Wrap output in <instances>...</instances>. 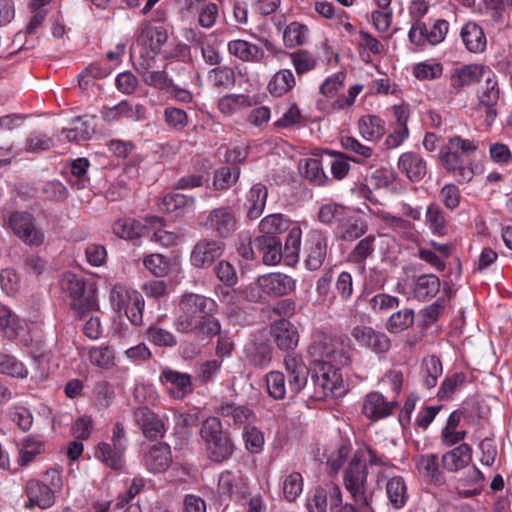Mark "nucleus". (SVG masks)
<instances>
[{
    "instance_id": "obj_1",
    "label": "nucleus",
    "mask_w": 512,
    "mask_h": 512,
    "mask_svg": "<svg viewBox=\"0 0 512 512\" xmlns=\"http://www.w3.org/2000/svg\"><path fill=\"white\" fill-rule=\"evenodd\" d=\"M214 300L195 293L182 295L173 326L179 333L213 336L220 332L219 321L210 316Z\"/></svg>"
},
{
    "instance_id": "obj_2",
    "label": "nucleus",
    "mask_w": 512,
    "mask_h": 512,
    "mask_svg": "<svg viewBox=\"0 0 512 512\" xmlns=\"http://www.w3.org/2000/svg\"><path fill=\"white\" fill-rule=\"evenodd\" d=\"M200 436L211 461L221 463L232 456L234 444L218 418H207L201 425Z\"/></svg>"
},
{
    "instance_id": "obj_3",
    "label": "nucleus",
    "mask_w": 512,
    "mask_h": 512,
    "mask_svg": "<svg viewBox=\"0 0 512 512\" xmlns=\"http://www.w3.org/2000/svg\"><path fill=\"white\" fill-rule=\"evenodd\" d=\"M312 380L318 399L340 396L345 392L339 369L325 360L314 359Z\"/></svg>"
},
{
    "instance_id": "obj_4",
    "label": "nucleus",
    "mask_w": 512,
    "mask_h": 512,
    "mask_svg": "<svg viewBox=\"0 0 512 512\" xmlns=\"http://www.w3.org/2000/svg\"><path fill=\"white\" fill-rule=\"evenodd\" d=\"M61 289L68 293L71 298V308L79 315H85L95 305L94 289L87 287L81 277L73 273H65L60 281Z\"/></svg>"
},
{
    "instance_id": "obj_5",
    "label": "nucleus",
    "mask_w": 512,
    "mask_h": 512,
    "mask_svg": "<svg viewBox=\"0 0 512 512\" xmlns=\"http://www.w3.org/2000/svg\"><path fill=\"white\" fill-rule=\"evenodd\" d=\"M484 83L480 85L477 91L478 107L485 108V121L487 126H491L497 117V105L500 98V89L496 74L487 67L482 75Z\"/></svg>"
},
{
    "instance_id": "obj_6",
    "label": "nucleus",
    "mask_w": 512,
    "mask_h": 512,
    "mask_svg": "<svg viewBox=\"0 0 512 512\" xmlns=\"http://www.w3.org/2000/svg\"><path fill=\"white\" fill-rule=\"evenodd\" d=\"M367 476L366 465L353 456L343 474V485L353 500L372 501V494L368 491Z\"/></svg>"
},
{
    "instance_id": "obj_7",
    "label": "nucleus",
    "mask_w": 512,
    "mask_h": 512,
    "mask_svg": "<svg viewBox=\"0 0 512 512\" xmlns=\"http://www.w3.org/2000/svg\"><path fill=\"white\" fill-rule=\"evenodd\" d=\"M448 30L449 23L443 19L435 21L430 28L422 22H416L411 26L408 37L416 46L437 45L445 39Z\"/></svg>"
},
{
    "instance_id": "obj_8",
    "label": "nucleus",
    "mask_w": 512,
    "mask_h": 512,
    "mask_svg": "<svg viewBox=\"0 0 512 512\" xmlns=\"http://www.w3.org/2000/svg\"><path fill=\"white\" fill-rule=\"evenodd\" d=\"M8 224L14 234L28 245H40L44 233L34 224L33 216L26 212H14L8 218Z\"/></svg>"
},
{
    "instance_id": "obj_9",
    "label": "nucleus",
    "mask_w": 512,
    "mask_h": 512,
    "mask_svg": "<svg viewBox=\"0 0 512 512\" xmlns=\"http://www.w3.org/2000/svg\"><path fill=\"white\" fill-rule=\"evenodd\" d=\"M461 152L457 149H452L451 144L447 142L440 149V160L444 168L452 173L453 177L459 183H467L472 180L474 176L473 168L465 164Z\"/></svg>"
},
{
    "instance_id": "obj_10",
    "label": "nucleus",
    "mask_w": 512,
    "mask_h": 512,
    "mask_svg": "<svg viewBox=\"0 0 512 512\" xmlns=\"http://www.w3.org/2000/svg\"><path fill=\"white\" fill-rule=\"evenodd\" d=\"M440 290V280L434 274H424L412 279L407 286L398 285V291L419 301H427L436 296Z\"/></svg>"
},
{
    "instance_id": "obj_11",
    "label": "nucleus",
    "mask_w": 512,
    "mask_h": 512,
    "mask_svg": "<svg viewBox=\"0 0 512 512\" xmlns=\"http://www.w3.org/2000/svg\"><path fill=\"white\" fill-rule=\"evenodd\" d=\"M284 366L288 374V391L290 397H294L306 386L308 369L302 357L294 354L285 356Z\"/></svg>"
},
{
    "instance_id": "obj_12",
    "label": "nucleus",
    "mask_w": 512,
    "mask_h": 512,
    "mask_svg": "<svg viewBox=\"0 0 512 512\" xmlns=\"http://www.w3.org/2000/svg\"><path fill=\"white\" fill-rule=\"evenodd\" d=\"M355 341L375 353H385L390 349L391 342L385 333L375 331L372 327L358 325L351 331Z\"/></svg>"
},
{
    "instance_id": "obj_13",
    "label": "nucleus",
    "mask_w": 512,
    "mask_h": 512,
    "mask_svg": "<svg viewBox=\"0 0 512 512\" xmlns=\"http://www.w3.org/2000/svg\"><path fill=\"white\" fill-rule=\"evenodd\" d=\"M224 251V244L218 240L198 241L191 252V263L197 268L209 267Z\"/></svg>"
},
{
    "instance_id": "obj_14",
    "label": "nucleus",
    "mask_w": 512,
    "mask_h": 512,
    "mask_svg": "<svg viewBox=\"0 0 512 512\" xmlns=\"http://www.w3.org/2000/svg\"><path fill=\"white\" fill-rule=\"evenodd\" d=\"M326 256L327 237L320 231H311L306 242V267L311 271L318 270L324 263Z\"/></svg>"
},
{
    "instance_id": "obj_15",
    "label": "nucleus",
    "mask_w": 512,
    "mask_h": 512,
    "mask_svg": "<svg viewBox=\"0 0 512 512\" xmlns=\"http://www.w3.org/2000/svg\"><path fill=\"white\" fill-rule=\"evenodd\" d=\"M360 463L367 466H377L379 471L377 472L376 481L378 486H381L382 482L386 480L389 473L392 472L394 466L391 465L390 460L384 454L378 453L371 446H364L359 448L353 455Z\"/></svg>"
},
{
    "instance_id": "obj_16",
    "label": "nucleus",
    "mask_w": 512,
    "mask_h": 512,
    "mask_svg": "<svg viewBox=\"0 0 512 512\" xmlns=\"http://www.w3.org/2000/svg\"><path fill=\"white\" fill-rule=\"evenodd\" d=\"M257 287L268 296L287 295L295 289V281L282 273H270L257 279Z\"/></svg>"
},
{
    "instance_id": "obj_17",
    "label": "nucleus",
    "mask_w": 512,
    "mask_h": 512,
    "mask_svg": "<svg viewBox=\"0 0 512 512\" xmlns=\"http://www.w3.org/2000/svg\"><path fill=\"white\" fill-rule=\"evenodd\" d=\"M204 227L226 237L236 229V218L228 207L211 210L203 223Z\"/></svg>"
},
{
    "instance_id": "obj_18",
    "label": "nucleus",
    "mask_w": 512,
    "mask_h": 512,
    "mask_svg": "<svg viewBox=\"0 0 512 512\" xmlns=\"http://www.w3.org/2000/svg\"><path fill=\"white\" fill-rule=\"evenodd\" d=\"M171 463V450L166 443H158L151 446L143 457L145 468L154 474L165 472Z\"/></svg>"
},
{
    "instance_id": "obj_19",
    "label": "nucleus",
    "mask_w": 512,
    "mask_h": 512,
    "mask_svg": "<svg viewBox=\"0 0 512 512\" xmlns=\"http://www.w3.org/2000/svg\"><path fill=\"white\" fill-rule=\"evenodd\" d=\"M25 493L28 498L26 507L47 509L54 504L55 496L52 489L35 479H30L26 483Z\"/></svg>"
},
{
    "instance_id": "obj_20",
    "label": "nucleus",
    "mask_w": 512,
    "mask_h": 512,
    "mask_svg": "<svg viewBox=\"0 0 512 512\" xmlns=\"http://www.w3.org/2000/svg\"><path fill=\"white\" fill-rule=\"evenodd\" d=\"M160 379L168 387L169 393L175 399H183L193 390L191 376L170 368L161 371Z\"/></svg>"
},
{
    "instance_id": "obj_21",
    "label": "nucleus",
    "mask_w": 512,
    "mask_h": 512,
    "mask_svg": "<svg viewBox=\"0 0 512 512\" xmlns=\"http://www.w3.org/2000/svg\"><path fill=\"white\" fill-rule=\"evenodd\" d=\"M397 167L411 182L421 181L427 173L426 161L415 152L402 153Z\"/></svg>"
},
{
    "instance_id": "obj_22",
    "label": "nucleus",
    "mask_w": 512,
    "mask_h": 512,
    "mask_svg": "<svg viewBox=\"0 0 512 512\" xmlns=\"http://www.w3.org/2000/svg\"><path fill=\"white\" fill-rule=\"evenodd\" d=\"M135 421L148 439H157L164 435L165 423L147 407H140L135 411Z\"/></svg>"
},
{
    "instance_id": "obj_23",
    "label": "nucleus",
    "mask_w": 512,
    "mask_h": 512,
    "mask_svg": "<svg viewBox=\"0 0 512 512\" xmlns=\"http://www.w3.org/2000/svg\"><path fill=\"white\" fill-rule=\"evenodd\" d=\"M101 116L106 122L119 121L122 118L140 121L145 116V109L140 104H131L123 100L113 107L104 108Z\"/></svg>"
},
{
    "instance_id": "obj_24",
    "label": "nucleus",
    "mask_w": 512,
    "mask_h": 512,
    "mask_svg": "<svg viewBox=\"0 0 512 512\" xmlns=\"http://www.w3.org/2000/svg\"><path fill=\"white\" fill-rule=\"evenodd\" d=\"M487 66L481 64H469L455 68L450 75V85L456 90L470 86L482 79Z\"/></svg>"
},
{
    "instance_id": "obj_25",
    "label": "nucleus",
    "mask_w": 512,
    "mask_h": 512,
    "mask_svg": "<svg viewBox=\"0 0 512 512\" xmlns=\"http://www.w3.org/2000/svg\"><path fill=\"white\" fill-rule=\"evenodd\" d=\"M227 49L232 56L248 63H259L265 56L264 50L258 45L242 39L229 41Z\"/></svg>"
},
{
    "instance_id": "obj_26",
    "label": "nucleus",
    "mask_w": 512,
    "mask_h": 512,
    "mask_svg": "<svg viewBox=\"0 0 512 512\" xmlns=\"http://www.w3.org/2000/svg\"><path fill=\"white\" fill-rule=\"evenodd\" d=\"M396 402L387 401L384 396L378 392L368 394L363 403V413L370 419L378 420L389 416Z\"/></svg>"
},
{
    "instance_id": "obj_27",
    "label": "nucleus",
    "mask_w": 512,
    "mask_h": 512,
    "mask_svg": "<svg viewBox=\"0 0 512 512\" xmlns=\"http://www.w3.org/2000/svg\"><path fill=\"white\" fill-rule=\"evenodd\" d=\"M167 38V31L164 27L152 26L150 23L145 22L142 24L138 42L142 46L149 48L153 55H155L166 43Z\"/></svg>"
},
{
    "instance_id": "obj_28",
    "label": "nucleus",
    "mask_w": 512,
    "mask_h": 512,
    "mask_svg": "<svg viewBox=\"0 0 512 512\" xmlns=\"http://www.w3.org/2000/svg\"><path fill=\"white\" fill-rule=\"evenodd\" d=\"M357 129L363 139L375 143L385 134V121L378 115L365 114L358 119Z\"/></svg>"
},
{
    "instance_id": "obj_29",
    "label": "nucleus",
    "mask_w": 512,
    "mask_h": 512,
    "mask_svg": "<svg viewBox=\"0 0 512 512\" xmlns=\"http://www.w3.org/2000/svg\"><path fill=\"white\" fill-rule=\"evenodd\" d=\"M272 333L277 347L282 350H291L298 345L297 328L286 320L276 322L272 327Z\"/></svg>"
},
{
    "instance_id": "obj_30",
    "label": "nucleus",
    "mask_w": 512,
    "mask_h": 512,
    "mask_svg": "<svg viewBox=\"0 0 512 512\" xmlns=\"http://www.w3.org/2000/svg\"><path fill=\"white\" fill-rule=\"evenodd\" d=\"M382 483H385L386 495L390 504L396 509L402 508L408 500L407 486L403 477L392 476L390 472L388 478Z\"/></svg>"
},
{
    "instance_id": "obj_31",
    "label": "nucleus",
    "mask_w": 512,
    "mask_h": 512,
    "mask_svg": "<svg viewBox=\"0 0 512 512\" xmlns=\"http://www.w3.org/2000/svg\"><path fill=\"white\" fill-rule=\"evenodd\" d=\"M424 223L432 235L443 237L448 233L447 220L439 204L432 202L425 210Z\"/></svg>"
},
{
    "instance_id": "obj_32",
    "label": "nucleus",
    "mask_w": 512,
    "mask_h": 512,
    "mask_svg": "<svg viewBox=\"0 0 512 512\" xmlns=\"http://www.w3.org/2000/svg\"><path fill=\"white\" fill-rule=\"evenodd\" d=\"M461 37L470 52L480 53L486 48L487 40L484 31L475 22H468L462 27Z\"/></svg>"
},
{
    "instance_id": "obj_33",
    "label": "nucleus",
    "mask_w": 512,
    "mask_h": 512,
    "mask_svg": "<svg viewBox=\"0 0 512 512\" xmlns=\"http://www.w3.org/2000/svg\"><path fill=\"white\" fill-rule=\"evenodd\" d=\"M268 197V190L261 183L254 184L246 195L247 216L256 219L263 213Z\"/></svg>"
},
{
    "instance_id": "obj_34",
    "label": "nucleus",
    "mask_w": 512,
    "mask_h": 512,
    "mask_svg": "<svg viewBox=\"0 0 512 512\" xmlns=\"http://www.w3.org/2000/svg\"><path fill=\"white\" fill-rule=\"evenodd\" d=\"M125 450L116 449L108 443H99L96 447L94 457L101 461L105 466L121 470L125 465Z\"/></svg>"
},
{
    "instance_id": "obj_35",
    "label": "nucleus",
    "mask_w": 512,
    "mask_h": 512,
    "mask_svg": "<svg viewBox=\"0 0 512 512\" xmlns=\"http://www.w3.org/2000/svg\"><path fill=\"white\" fill-rule=\"evenodd\" d=\"M471 458V448L467 444H461L442 456V464L447 471L456 472L467 466Z\"/></svg>"
},
{
    "instance_id": "obj_36",
    "label": "nucleus",
    "mask_w": 512,
    "mask_h": 512,
    "mask_svg": "<svg viewBox=\"0 0 512 512\" xmlns=\"http://www.w3.org/2000/svg\"><path fill=\"white\" fill-rule=\"evenodd\" d=\"M296 79L290 69H280L269 80L267 89L272 96L280 97L291 91Z\"/></svg>"
},
{
    "instance_id": "obj_37",
    "label": "nucleus",
    "mask_w": 512,
    "mask_h": 512,
    "mask_svg": "<svg viewBox=\"0 0 512 512\" xmlns=\"http://www.w3.org/2000/svg\"><path fill=\"white\" fill-rule=\"evenodd\" d=\"M255 246L263 253L266 265H275L281 260V243L274 236H259L254 241Z\"/></svg>"
},
{
    "instance_id": "obj_38",
    "label": "nucleus",
    "mask_w": 512,
    "mask_h": 512,
    "mask_svg": "<svg viewBox=\"0 0 512 512\" xmlns=\"http://www.w3.org/2000/svg\"><path fill=\"white\" fill-rule=\"evenodd\" d=\"M246 481L240 471H224L218 480V489L222 494L234 495L245 491Z\"/></svg>"
},
{
    "instance_id": "obj_39",
    "label": "nucleus",
    "mask_w": 512,
    "mask_h": 512,
    "mask_svg": "<svg viewBox=\"0 0 512 512\" xmlns=\"http://www.w3.org/2000/svg\"><path fill=\"white\" fill-rule=\"evenodd\" d=\"M44 442L38 436L30 435L23 439L18 454V463L21 466L29 465L37 455L43 453Z\"/></svg>"
},
{
    "instance_id": "obj_40",
    "label": "nucleus",
    "mask_w": 512,
    "mask_h": 512,
    "mask_svg": "<svg viewBox=\"0 0 512 512\" xmlns=\"http://www.w3.org/2000/svg\"><path fill=\"white\" fill-rule=\"evenodd\" d=\"M335 346L336 343L331 337L323 333H316L308 351L315 359L323 360V358H326L332 360L335 358Z\"/></svg>"
},
{
    "instance_id": "obj_41",
    "label": "nucleus",
    "mask_w": 512,
    "mask_h": 512,
    "mask_svg": "<svg viewBox=\"0 0 512 512\" xmlns=\"http://www.w3.org/2000/svg\"><path fill=\"white\" fill-rule=\"evenodd\" d=\"M340 142L343 149L353 154L350 159L355 163L362 164L373 155V149L370 146L363 144L353 136H343Z\"/></svg>"
},
{
    "instance_id": "obj_42",
    "label": "nucleus",
    "mask_w": 512,
    "mask_h": 512,
    "mask_svg": "<svg viewBox=\"0 0 512 512\" xmlns=\"http://www.w3.org/2000/svg\"><path fill=\"white\" fill-rule=\"evenodd\" d=\"M251 105L252 99L244 94H227L218 101V109L225 116H232Z\"/></svg>"
},
{
    "instance_id": "obj_43",
    "label": "nucleus",
    "mask_w": 512,
    "mask_h": 512,
    "mask_svg": "<svg viewBox=\"0 0 512 512\" xmlns=\"http://www.w3.org/2000/svg\"><path fill=\"white\" fill-rule=\"evenodd\" d=\"M461 415L454 411L447 419L445 427L441 432V439L445 446H453L462 441L466 435L465 431L459 429Z\"/></svg>"
},
{
    "instance_id": "obj_44",
    "label": "nucleus",
    "mask_w": 512,
    "mask_h": 512,
    "mask_svg": "<svg viewBox=\"0 0 512 512\" xmlns=\"http://www.w3.org/2000/svg\"><path fill=\"white\" fill-rule=\"evenodd\" d=\"M217 413L223 417H231L235 424L241 425L250 422L255 418L253 411L242 405H235L232 402H223L218 408Z\"/></svg>"
},
{
    "instance_id": "obj_45",
    "label": "nucleus",
    "mask_w": 512,
    "mask_h": 512,
    "mask_svg": "<svg viewBox=\"0 0 512 512\" xmlns=\"http://www.w3.org/2000/svg\"><path fill=\"white\" fill-rule=\"evenodd\" d=\"M193 203L192 199L188 200L183 194H168L161 202V210L167 213H176L177 216H180L192 210Z\"/></svg>"
},
{
    "instance_id": "obj_46",
    "label": "nucleus",
    "mask_w": 512,
    "mask_h": 512,
    "mask_svg": "<svg viewBox=\"0 0 512 512\" xmlns=\"http://www.w3.org/2000/svg\"><path fill=\"white\" fill-rule=\"evenodd\" d=\"M0 374L17 378H27L29 371L25 364L15 356L0 354Z\"/></svg>"
},
{
    "instance_id": "obj_47",
    "label": "nucleus",
    "mask_w": 512,
    "mask_h": 512,
    "mask_svg": "<svg viewBox=\"0 0 512 512\" xmlns=\"http://www.w3.org/2000/svg\"><path fill=\"white\" fill-rule=\"evenodd\" d=\"M25 324L6 305L0 304V328L9 337L19 335L24 330Z\"/></svg>"
},
{
    "instance_id": "obj_48",
    "label": "nucleus",
    "mask_w": 512,
    "mask_h": 512,
    "mask_svg": "<svg viewBox=\"0 0 512 512\" xmlns=\"http://www.w3.org/2000/svg\"><path fill=\"white\" fill-rule=\"evenodd\" d=\"M259 231L264 236L284 233L289 228V220L280 213L265 216L259 223Z\"/></svg>"
},
{
    "instance_id": "obj_49",
    "label": "nucleus",
    "mask_w": 512,
    "mask_h": 512,
    "mask_svg": "<svg viewBox=\"0 0 512 512\" xmlns=\"http://www.w3.org/2000/svg\"><path fill=\"white\" fill-rule=\"evenodd\" d=\"M245 354L255 366H266L271 360V349L267 343L251 341L245 345Z\"/></svg>"
},
{
    "instance_id": "obj_50",
    "label": "nucleus",
    "mask_w": 512,
    "mask_h": 512,
    "mask_svg": "<svg viewBox=\"0 0 512 512\" xmlns=\"http://www.w3.org/2000/svg\"><path fill=\"white\" fill-rule=\"evenodd\" d=\"M307 40L308 28L301 23L292 22L283 31V42L288 48L303 45Z\"/></svg>"
},
{
    "instance_id": "obj_51",
    "label": "nucleus",
    "mask_w": 512,
    "mask_h": 512,
    "mask_svg": "<svg viewBox=\"0 0 512 512\" xmlns=\"http://www.w3.org/2000/svg\"><path fill=\"white\" fill-rule=\"evenodd\" d=\"M416 467L419 473L437 484L441 483L438 458L435 454H425L418 458Z\"/></svg>"
},
{
    "instance_id": "obj_52",
    "label": "nucleus",
    "mask_w": 512,
    "mask_h": 512,
    "mask_svg": "<svg viewBox=\"0 0 512 512\" xmlns=\"http://www.w3.org/2000/svg\"><path fill=\"white\" fill-rule=\"evenodd\" d=\"M113 233L125 240H132L142 235V226L131 218L118 219L112 227Z\"/></svg>"
},
{
    "instance_id": "obj_53",
    "label": "nucleus",
    "mask_w": 512,
    "mask_h": 512,
    "mask_svg": "<svg viewBox=\"0 0 512 512\" xmlns=\"http://www.w3.org/2000/svg\"><path fill=\"white\" fill-rule=\"evenodd\" d=\"M414 322V311L402 309L393 313L386 322V329L390 333H400L408 329Z\"/></svg>"
},
{
    "instance_id": "obj_54",
    "label": "nucleus",
    "mask_w": 512,
    "mask_h": 512,
    "mask_svg": "<svg viewBox=\"0 0 512 512\" xmlns=\"http://www.w3.org/2000/svg\"><path fill=\"white\" fill-rule=\"evenodd\" d=\"M142 79L145 84L151 86L163 93H170L173 90V80L165 71L145 70L142 73Z\"/></svg>"
},
{
    "instance_id": "obj_55",
    "label": "nucleus",
    "mask_w": 512,
    "mask_h": 512,
    "mask_svg": "<svg viewBox=\"0 0 512 512\" xmlns=\"http://www.w3.org/2000/svg\"><path fill=\"white\" fill-rule=\"evenodd\" d=\"M266 386L268 394L276 400L284 399L289 393L285 376L280 371H271L266 375Z\"/></svg>"
},
{
    "instance_id": "obj_56",
    "label": "nucleus",
    "mask_w": 512,
    "mask_h": 512,
    "mask_svg": "<svg viewBox=\"0 0 512 512\" xmlns=\"http://www.w3.org/2000/svg\"><path fill=\"white\" fill-rule=\"evenodd\" d=\"M443 66L438 62H419L413 65L412 74L419 81H430L442 76Z\"/></svg>"
},
{
    "instance_id": "obj_57",
    "label": "nucleus",
    "mask_w": 512,
    "mask_h": 512,
    "mask_svg": "<svg viewBox=\"0 0 512 512\" xmlns=\"http://www.w3.org/2000/svg\"><path fill=\"white\" fill-rule=\"evenodd\" d=\"M289 56L298 75L312 71L317 65L316 57L307 50H298L290 53Z\"/></svg>"
},
{
    "instance_id": "obj_58",
    "label": "nucleus",
    "mask_w": 512,
    "mask_h": 512,
    "mask_svg": "<svg viewBox=\"0 0 512 512\" xmlns=\"http://www.w3.org/2000/svg\"><path fill=\"white\" fill-rule=\"evenodd\" d=\"M303 491V477L299 472L288 474L282 483V492L284 498L289 501H295Z\"/></svg>"
},
{
    "instance_id": "obj_59",
    "label": "nucleus",
    "mask_w": 512,
    "mask_h": 512,
    "mask_svg": "<svg viewBox=\"0 0 512 512\" xmlns=\"http://www.w3.org/2000/svg\"><path fill=\"white\" fill-rule=\"evenodd\" d=\"M89 165L87 158H77L71 163V178L69 182L77 189H84L87 186L89 182L87 175Z\"/></svg>"
},
{
    "instance_id": "obj_60",
    "label": "nucleus",
    "mask_w": 512,
    "mask_h": 512,
    "mask_svg": "<svg viewBox=\"0 0 512 512\" xmlns=\"http://www.w3.org/2000/svg\"><path fill=\"white\" fill-rule=\"evenodd\" d=\"M147 340L159 347H173L177 339L172 332L159 326H150L146 332Z\"/></svg>"
},
{
    "instance_id": "obj_61",
    "label": "nucleus",
    "mask_w": 512,
    "mask_h": 512,
    "mask_svg": "<svg viewBox=\"0 0 512 512\" xmlns=\"http://www.w3.org/2000/svg\"><path fill=\"white\" fill-rule=\"evenodd\" d=\"M90 362L102 369H110L115 365L113 351L109 347H92L88 351Z\"/></svg>"
},
{
    "instance_id": "obj_62",
    "label": "nucleus",
    "mask_w": 512,
    "mask_h": 512,
    "mask_svg": "<svg viewBox=\"0 0 512 512\" xmlns=\"http://www.w3.org/2000/svg\"><path fill=\"white\" fill-rule=\"evenodd\" d=\"M73 123L74 126L72 128L62 130V134L65 135L67 141L79 143L91 137L93 130L86 121L76 118Z\"/></svg>"
},
{
    "instance_id": "obj_63",
    "label": "nucleus",
    "mask_w": 512,
    "mask_h": 512,
    "mask_svg": "<svg viewBox=\"0 0 512 512\" xmlns=\"http://www.w3.org/2000/svg\"><path fill=\"white\" fill-rule=\"evenodd\" d=\"M424 383L427 388L435 387L442 375V364L436 356H429L423 362Z\"/></svg>"
},
{
    "instance_id": "obj_64",
    "label": "nucleus",
    "mask_w": 512,
    "mask_h": 512,
    "mask_svg": "<svg viewBox=\"0 0 512 512\" xmlns=\"http://www.w3.org/2000/svg\"><path fill=\"white\" fill-rule=\"evenodd\" d=\"M133 293L138 292L120 284L114 285L110 292V301L114 310L121 312L127 308L132 303Z\"/></svg>"
}]
</instances>
